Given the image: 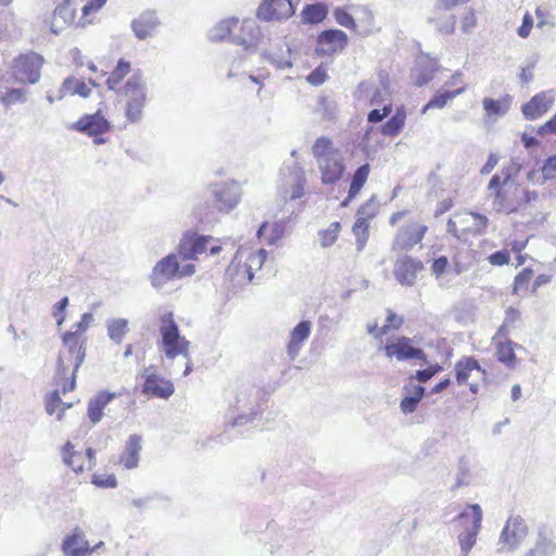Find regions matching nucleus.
Returning a JSON list of instances; mask_svg holds the SVG:
<instances>
[{
  "label": "nucleus",
  "mask_w": 556,
  "mask_h": 556,
  "mask_svg": "<svg viewBox=\"0 0 556 556\" xmlns=\"http://www.w3.org/2000/svg\"><path fill=\"white\" fill-rule=\"evenodd\" d=\"M156 312L160 320V350L168 359H174L179 355L189 359L190 341L180 333L174 319V313L163 306H160Z\"/></svg>",
  "instance_id": "obj_1"
},
{
  "label": "nucleus",
  "mask_w": 556,
  "mask_h": 556,
  "mask_svg": "<svg viewBox=\"0 0 556 556\" xmlns=\"http://www.w3.org/2000/svg\"><path fill=\"white\" fill-rule=\"evenodd\" d=\"M264 402H266L265 392L261 388L256 386L241 387L235 396V401L230 402V407L238 413L232 419L231 426H243L253 421L261 412Z\"/></svg>",
  "instance_id": "obj_2"
},
{
  "label": "nucleus",
  "mask_w": 556,
  "mask_h": 556,
  "mask_svg": "<svg viewBox=\"0 0 556 556\" xmlns=\"http://www.w3.org/2000/svg\"><path fill=\"white\" fill-rule=\"evenodd\" d=\"M483 513L479 504H469L454 519L455 527L463 529L458 535V543L463 556H467L477 542L481 530Z\"/></svg>",
  "instance_id": "obj_3"
},
{
  "label": "nucleus",
  "mask_w": 556,
  "mask_h": 556,
  "mask_svg": "<svg viewBox=\"0 0 556 556\" xmlns=\"http://www.w3.org/2000/svg\"><path fill=\"white\" fill-rule=\"evenodd\" d=\"M529 535V526L519 514H510L507 518L497 542L501 554L517 551Z\"/></svg>",
  "instance_id": "obj_4"
},
{
  "label": "nucleus",
  "mask_w": 556,
  "mask_h": 556,
  "mask_svg": "<svg viewBox=\"0 0 556 556\" xmlns=\"http://www.w3.org/2000/svg\"><path fill=\"white\" fill-rule=\"evenodd\" d=\"M43 58L36 52L20 54L13 62V75L22 84H36L40 79Z\"/></svg>",
  "instance_id": "obj_5"
},
{
  "label": "nucleus",
  "mask_w": 556,
  "mask_h": 556,
  "mask_svg": "<svg viewBox=\"0 0 556 556\" xmlns=\"http://www.w3.org/2000/svg\"><path fill=\"white\" fill-rule=\"evenodd\" d=\"M349 43L348 35L337 28L325 29L317 36L315 53L318 56H332L341 53Z\"/></svg>",
  "instance_id": "obj_6"
},
{
  "label": "nucleus",
  "mask_w": 556,
  "mask_h": 556,
  "mask_svg": "<svg viewBox=\"0 0 556 556\" xmlns=\"http://www.w3.org/2000/svg\"><path fill=\"white\" fill-rule=\"evenodd\" d=\"M178 273V255L170 253L153 266L149 276L151 286L161 291L169 281L177 279Z\"/></svg>",
  "instance_id": "obj_7"
},
{
  "label": "nucleus",
  "mask_w": 556,
  "mask_h": 556,
  "mask_svg": "<svg viewBox=\"0 0 556 556\" xmlns=\"http://www.w3.org/2000/svg\"><path fill=\"white\" fill-rule=\"evenodd\" d=\"M211 195L219 212L233 210L241 199V188L236 181L219 182L211 186Z\"/></svg>",
  "instance_id": "obj_8"
},
{
  "label": "nucleus",
  "mask_w": 556,
  "mask_h": 556,
  "mask_svg": "<svg viewBox=\"0 0 556 556\" xmlns=\"http://www.w3.org/2000/svg\"><path fill=\"white\" fill-rule=\"evenodd\" d=\"M412 338L402 336L399 337L394 342L387 343L384 345V352L388 357H395L400 362L409 359H420L424 363L427 362V355L422 349L417 348L413 344Z\"/></svg>",
  "instance_id": "obj_9"
},
{
  "label": "nucleus",
  "mask_w": 556,
  "mask_h": 556,
  "mask_svg": "<svg viewBox=\"0 0 556 556\" xmlns=\"http://www.w3.org/2000/svg\"><path fill=\"white\" fill-rule=\"evenodd\" d=\"M525 556H556V534L553 529L544 523L538 526L533 544Z\"/></svg>",
  "instance_id": "obj_10"
},
{
  "label": "nucleus",
  "mask_w": 556,
  "mask_h": 556,
  "mask_svg": "<svg viewBox=\"0 0 556 556\" xmlns=\"http://www.w3.org/2000/svg\"><path fill=\"white\" fill-rule=\"evenodd\" d=\"M424 270L422 262L408 255L397 258L394 264L395 279L400 285L406 287H413L418 279V275Z\"/></svg>",
  "instance_id": "obj_11"
},
{
  "label": "nucleus",
  "mask_w": 556,
  "mask_h": 556,
  "mask_svg": "<svg viewBox=\"0 0 556 556\" xmlns=\"http://www.w3.org/2000/svg\"><path fill=\"white\" fill-rule=\"evenodd\" d=\"M428 227L417 223L402 226L393 241V250L408 251L418 244L425 237Z\"/></svg>",
  "instance_id": "obj_12"
},
{
  "label": "nucleus",
  "mask_w": 556,
  "mask_h": 556,
  "mask_svg": "<svg viewBox=\"0 0 556 556\" xmlns=\"http://www.w3.org/2000/svg\"><path fill=\"white\" fill-rule=\"evenodd\" d=\"M213 240L211 236L186 232L180 239L178 253L181 260H194L198 254L207 251V243Z\"/></svg>",
  "instance_id": "obj_13"
},
{
  "label": "nucleus",
  "mask_w": 556,
  "mask_h": 556,
  "mask_svg": "<svg viewBox=\"0 0 556 556\" xmlns=\"http://www.w3.org/2000/svg\"><path fill=\"white\" fill-rule=\"evenodd\" d=\"M554 101L555 98L551 91H541L521 106V113L526 119L535 121L552 108Z\"/></svg>",
  "instance_id": "obj_14"
},
{
  "label": "nucleus",
  "mask_w": 556,
  "mask_h": 556,
  "mask_svg": "<svg viewBox=\"0 0 556 556\" xmlns=\"http://www.w3.org/2000/svg\"><path fill=\"white\" fill-rule=\"evenodd\" d=\"M261 37L262 33L256 22L251 18H245L241 23L239 34H233L230 38V42L242 46L244 50L250 51L257 47Z\"/></svg>",
  "instance_id": "obj_15"
},
{
  "label": "nucleus",
  "mask_w": 556,
  "mask_h": 556,
  "mask_svg": "<svg viewBox=\"0 0 556 556\" xmlns=\"http://www.w3.org/2000/svg\"><path fill=\"white\" fill-rule=\"evenodd\" d=\"M160 25L156 12L147 10L131 21L130 28L137 39L146 40L154 35Z\"/></svg>",
  "instance_id": "obj_16"
},
{
  "label": "nucleus",
  "mask_w": 556,
  "mask_h": 556,
  "mask_svg": "<svg viewBox=\"0 0 556 556\" xmlns=\"http://www.w3.org/2000/svg\"><path fill=\"white\" fill-rule=\"evenodd\" d=\"M72 128L88 136H99L110 129V123L98 111L93 114H85L73 124Z\"/></svg>",
  "instance_id": "obj_17"
},
{
  "label": "nucleus",
  "mask_w": 556,
  "mask_h": 556,
  "mask_svg": "<svg viewBox=\"0 0 556 556\" xmlns=\"http://www.w3.org/2000/svg\"><path fill=\"white\" fill-rule=\"evenodd\" d=\"M318 167L321 173V181L325 185H331L340 180L345 169L340 153L318 162Z\"/></svg>",
  "instance_id": "obj_18"
},
{
  "label": "nucleus",
  "mask_w": 556,
  "mask_h": 556,
  "mask_svg": "<svg viewBox=\"0 0 556 556\" xmlns=\"http://www.w3.org/2000/svg\"><path fill=\"white\" fill-rule=\"evenodd\" d=\"M175 391L172 381L162 378L155 374H149L146 376L144 383L142 387V393L160 399H168Z\"/></svg>",
  "instance_id": "obj_19"
},
{
  "label": "nucleus",
  "mask_w": 556,
  "mask_h": 556,
  "mask_svg": "<svg viewBox=\"0 0 556 556\" xmlns=\"http://www.w3.org/2000/svg\"><path fill=\"white\" fill-rule=\"evenodd\" d=\"M312 331V323L309 320H301L291 331L290 340L287 345V354L291 361H294L308 339Z\"/></svg>",
  "instance_id": "obj_20"
},
{
  "label": "nucleus",
  "mask_w": 556,
  "mask_h": 556,
  "mask_svg": "<svg viewBox=\"0 0 556 556\" xmlns=\"http://www.w3.org/2000/svg\"><path fill=\"white\" fill-rule=\"evenodd\" d=\"M438 63L435 60L428 58H420L417 60L416 65L412 70V79L414 85L422 87L433 79L438 71Z\"/></svg>",
  "instance_id": "obj_21"
},
{
  "label": "nucleus",
  "mask_w": 556,
  "mask_h": 556,
  "mask_svg": "<svg viewBox=\"0 0 556 556\" xmlns=\"http://www.w3.org/2000/svg\"><path fill=\"white\" fill-rule=\"evenodd\" d=\"M142 438L139 434H130L126 441L119 463L126 469H135L139 464V455L142 450Z\"/></svg>",
  "instance_id": "obj_22"
},
{
  "label": "nucleus",
  "mask_w": 556,
  "mask_h": 556,
  "mask_svg": "<svg viewBox=\"0 0 556 556\" xmlns=\"http://www.w3.org/2000/svg\"><path fill=\"white\" fill-rule=\"evenodd\" d=\"M358 99L369 98L370 105H380L390 96L389 88L381 80V88L376 87L371 81H362L356 90Z\"/></svg>",
  "instance_id": "obj_23"
},
{
  "label": "nucleus",
  "mask_w": 556,
  "mask_h": 556,
  "mask_svg": "<svg viewBox=\"0 0 556 556\" xmlns=\"http://www.w3.org/2000/svg\"><path fill=\"white\" fill-rule=\"evenodd\" d=\"M473 372L482 379L486 375L485 370L481 368L478 361L473 357H463L455 364V377L459 386L465 384Z\"/></svg>",
  "instance_id": "obj_24"
},
{
  "label": "nucleus",
  "mask_w": 556,
  "mask_h": 556,
  "mask_svg": "<svg viewBox=\"0 0 556 556\" xmlns=\"http://www.w3.org/2000/svg\"><path fill=\"white\" fill-rule=\"evenodd\" d=\"M115 397V393L109 391H101L88 401L87 416L92 422L97 425L101 421L103 416V409Z\"/></svg>",
  "instance_id": "obj_25"
},
{
  "label": "nucleus",
  "mask_w": 556,
  "mask_h": 556,
  "mask_svg": "<svg viewBox=\"0 0 556 556\" xmlns=\"http://www.w3.org/2000/svg\"><path fill=\"white\" fill-rule=\"evenodd\" d=\"M405 392L404 397L401 400L400 408L404 414L414 413L421 399L425 396L426 389L420 384H413L412 382L403 387Z\"/></svg>",
  "instance_id": "obj_26"
},
{
  "label": "nucleus",
  "mask_w": 556,
  "mask_h": 556,
  "mask_svg": "<svg viewBox=\"0 0 556 556\" xmlns=\"http://www.w3.org/2000/svg\"><path fill=\"white\" fill-rule=\"evenodd\" d=\"M118 94H124L127 100L147 99V86L140 71L135 72L117 90Z\"/></svg>",
  "instance_id": "obj_27"
},
{
  "label": "nucleus",
  "mask_w": 556,
  "mask_h": 556,
  "mask_svg": "<svg viewBox=\"0 0 556 556\" xmlns=\"http://www.w3.org/2000/svg\"><path fill=\"white\" fill-rule=\"evenodd\" d=\"M291 54L292 50L288 45H279L275 51L264 50L262 53L263 58L278 70L291 68L293 66Z\"/></svg>",
  "instance_id": "obj_28"
},
{
  "label": "nucleus",
  "mask_w": 556,
  "mask_h": 556,
  "mask_svg": "<svg viewBox=\"0 0 556 556\" xmlns=\"http://www.w3.org/2000/svg\"><path fill=\"white\" fill-rule=\"evenodd\" d=\"M74 0H62L56 5L53 12V20L51 22V31L55 35L59 34L58 23L61 22L63 25L71 24L75 18V9L73 8Z\"/></svg>",
  "instance_id": "obj_29"
},
{
  "label": "nucleus",
  "mask_w": 556,
  "mask_h": 556,
  "mask_svg": "<svg viewBox=\"0 0 556 556\" xmlns=\"http://www.w3.org/2000/svg\"><path fill=\"white\" fill-rule=\"evenodd\" d=\"M328 15L327 4L324 2H315L304 5L301 12V21L303 24L316 25L321 23Z\"/></svg>",
  "instance_id": "obj_30"
},
{
  "label": "nucleus",
  "mask_w": 556,
  "mask_h": 556,
  "mask_svg": "<svg viewBox=\"0 0 556 556\" xmlns=\"http://www.w3.org/2000/svg\"><path fill=\"white\" fill-rule=\"evenodd\" d=\"M366 205L362 206L357 211V218L353 225L352 231L356 239V250L357 252H362L366 245V242L369 237V225L367 222V217L364 216Z\"/></svg>",
  "instance_id": "obj_31"
},
{
  "label": "nucleus",
  "mask_w": 556,
  "mask_h": 556,
  "mask_svg": "<svg viewBox=\"0 0 556 556\" xmlns=\"http://www.w3.org/2000/svg\"><path fill=\"white\" fill-rule=\"evenodd\" d=\"M239 24L237 17H228L217 23L210 31L208 39L212 42L223 41L228 39L230 41L231 31Z\"/></svg>",
  "instance_id": "obj_32"
},
{
  "label": "nucleus",
  "mask_w": 556,
  "mask_h": 556,
  "mask_svg": "<svg viewBox=\"0 0 556 556\" xmlns=\"http://www.w3.org/2000/svg\"><path fill=\"white\" fill-rule=\"evenodd\" d=\"M91 89L86 85L85 81L79 80L75 77H67L62 83L59 89L58 99L61 100L66 93L72 96L78 94L83 98H88L90 96Z\"/></svg>",
  "instance_id": "obj_33"
},
{
  "label": "nucleus",
  "mask_w": 556,
  "mask_h": 556,
  "mask_svg": "<svg viewBox=\"0 0 556 556\" xmlns=\"http://www.w3.org/2000/svg\"><path fill=\"white\" fill-rule=\"evenodd\" d=\"M406 111L404 106L395 110V113L381 126V134L387 137L397 136L404 128Z\"/></svg>",
  "instance_id": "obj_34"
},
{
  "label": "nucleus",
  "mask_w": 556,
  "mask_h": 556,
  "mask_svg": "<svg viewBox=\"0 0 556 556\" xmlns=\"http://www.w3.org/2000/svg\"><path fill=\"white\" fill-rule=\"evenodd\" d=\"M369 172H370V166L367 163L357 167V169L355 170V173L352 177L348 197L342 202L343 206L348 205V202L350 200L354 199L359 193L361 189L363 188V186L365 185V182L368 179Z\"/></svg>",
  "instance_id": "obj_35"
},
{
  "label": "nucleus",
  "mask_w": 556,
  "mask_h": 556,
  "mask_svg": "<svg viewBox=\"0 0 556 556\" xmlns=\"http://www.w3.org/2000/svg\"><path fill=\"white\" fill-rule=\"evenodd\" d=\"M466 90V86L463 85L460 88L448 91H441L435 93L421 109V113L425 114L427 111L431 109H442L446 105V103L462 94Z\"/></svg>",
  "instance_id": "obj_36"
},
{
  "label": "nucleus",
  "mask_w": 556,
  "mask_h": 556,
  "mask_svg": "<svg viewBox=\"0 0 556 556\" xmlns=\"http://www.w3.org/2000/svg\"><path fill=\"white\" fill-rule=\"evenodd\" d=\"M128 320L126 318H110L106 320L108 337L115 344H121L124 337L129 331Z\"/></svg>",
  "instance_id": "obj_37"
},
{
  "label": "nucleus",
  "mask_w": 556,
  "mask_h": 556,
  "mask_svg": "<svg viewBox=\"0 0 556 556\" xmlns=\"http://www.w3.org/2000/svg\"><path fill=\"white\" fill-rule=\"evenodd\" d=\"M510 103L511 98L508 94L498 100L492 98H484L482 101L483 109L490 116L505 115L509 110Z\"/></svg>",
  "instance_id": "obj_38"
},
{
  "label": "nucleus",
  "mask_w": 556,
  "mask_h": 556,
  "mask_svg": "<svg viewBox=\"0 0 556 556\" xmlns=\"http://www.w3.org/2000/svg\"><path fill=\"white\" fill-rule=\"evenodd\" d=\"M130 72V62L119 59L115 68L105 80V85L110 90H119L117 87L124 77Z\"/></svg>",
  "instance_id": "obj_39"
},
{
  "label": "nucleus",
  "mask_w": 556,
  "mask_h": 556,
  "mask_svg": "<svg viewBox=\"0 0 556 556\" xmlns=\"http://www.w3.org/2000/svg\"><path fill=\"white\" fill-rule=\"evenodd\" d=\"M338 153L340 152L334 150L332 141L324 136L319 137L313 146V154L316 157L317 163Z\"/></svg>",
  "instance_id": "obj_40"
},
{
  "label": "nucleus",
  "mask_w": 556,
  "mask_h": 556,
  "mask_svg": "<svg viewBox=\"0 0 556 556\" xmlns=\"http://www.w3.org/2000/svg\"><path fill=\"white\" fill-rule=\"evenodd\" d=\"M514 345L518 346L508 340L505 342H500L496 346V356L498 362L503 363L508 368H513L516 363Z\"/></svg>",
  "instance_id": "obj_41"
},
{
  "label": "nucleus",
  "mask_w": 556,
  "mask_h": 556,
  "mask_svg": "<svg viewBox=\"0 0 556 556\" xmlns=\"http://www.w3.org/2000/svg\"><path fill=\"white\" fill-rule=\"evenodd\" d=\"M493 207L496 212L513 213L518 211L519 205H517V201L508 198L506 190L501 189L494 193Z\"/></svg>",
  "instance_id": "obj_42"
},
{
  "label": "nucleus",
  "mask_w": 556,
  "mask_h": 556,
  "mask_svg": "<svg viewBox=\"0 0 556 556\" xmlns=\"http://www.w3.org/2000/svg\"><path fill=\"white\" fill-rule=\"evenodd\" d=\"M286 214L285 218L273 224L271 231L268 238V244L273 245L278 242L285 235L286 224L291 219L294 214V208H289L287 205L282 210Z\"/></svg>",
  "instance_id": "obj_43"
},
{
  "label": "nucleus",
  "mask_w": 556,
  "mask_h": 556,
  "mask_svg": "<svg viewBox=\"0 0 556 556\" xmlns=\"http://www.w3.org/2000/svg\"><path fill=\"white\" fill-rule=\"evenodd\" d=\"M83 534L75 529V531L67 535L62 543V551L66 556H84V551L79 549Z\"/></svg>",
  "instance_id": "obj_44"
},
{
  "label": "nucleus",
  "mask_w": 556,
  "mask_h": 556,
  "mask_svg": "<svg viewBox=\"0 0 556 556\" xmlns=\"http://www.w3.org/2000/svg\"><path fill=\"white\" fill-rule=\"evenodd\" d=\"M147 99L127 100L126 118L131 123H137L142 118V110L146 106Z\"/></svg>",
  "instance_id": "obj_45"
},
{
  "label": "nucleus",
  "mask_w": 556,
  "mask_h": 556,
  "mask_svg": "<svg viewBox=\"0 0 556 556\" xmlns=\"http://www.w3.org/2000/svg\"><path fill=\"white\" fill-rule=\"evenodd\" d=\"M305 177L302 168L294 172L293 184L291 186L290 200L301 199L305 193Z\"/></svg>",
  "instance_id": "obj_46"
},
{
  "label": "nucleus",
  "mask_w": 556,
  "mask_h": 556,
  "mask_svg": "<svg viewBox=\"0 0 556 556\" xmlns=\"http://www.w3.org/2000/svg\"><path fill=\"white\" fill-rule=\"evenodd\" d=\"M339 231L340 224L338 222L331 223L327 229L320 230V245L323 248L331 247L338 239Z\"/></svg>",
  "instance_id": "obj_47"
},
{
  "label": "nucleus",
  "mask_w": 556,
  "mask_h": 556,
  "mask_svg": "<svg viewBox=\"0 0 556 556\" xmlns=\"http://www.w3.org/2000/svg\"><path fill=\"white\" fill-rule=\"evenodd\" d=\"M273 5L276 9V16H278V21L288 20L291 17L294 12L293 0H271Z\"/></svg>",
  "instance_id": "obj_48"
},
{
  "label": "nucleus",
  "mask_w": 556,
  "mask_h": 556,
  "mask_svg": "<svg viewBox=\"0 0 556 556\" xmlns=\"http://www.w3.org/2000/svg\"><path fill=\"white\" fill-rule=\"evenodd\" d=\"M333 17L339 25H341L348 29H353V30L356 29L355 20L352 16V14L350 12H348V10L345 8H342V7L334 8Z\"/></svg>",
  "instance_id": "obj_49"
},
{
  "label": "nucleus",
  "mask_w": 556,
  "mask_h": 556,
  "mask_svg": "<svg viewBox=\"0 0 556 556\" xmlns=\"http://www.w3.org/2000/svg\"><path fill=\"white\" fill-rule=\"evenodd\" d=\"M522 165L518 159H511L509 164L502 169L503 186H508L521 172Z\"/></svg>",
  "instance_id": "obj_50"
},
{
  "label": "nucleus",
  "mask_w": 556,
  "mask_h": 556,
  "mask_svg": "<svg viewBox=\"0 0 556 556\" xmlns=\"http://www.w3.org/2000/svg\"><path fill=\"white\" fill-rule=\"evenodd\" d=\"M74 457H80L79 453L74 452V445L67 441L63 446V462L75 472H81L84 465H75Z\"/></svg>",
  "instance_id": "obj_51"
},
{
  "label": "nucleus",
  "mask_w": 556,
  "mask_h": 556,
  "mask_svg": "<svg viewBox=\"0 0 556 556\" xmlns=\"http://www.w3.org/2000/svg\"><path fill=\"white\" fill-rule=\"evenodd\" d=\"M86 357V348L80 346L75 358L72 379L63 386V392L73 391L76 388V374Z\"/></svg>",
  "instance_id": "obj_52"
},
{
  "label": "nucleus",
  "mask_w": 556,
  "mask_h": 556,
  "mask_svg": "<svg viewBox=\"0 0 556 556\" xmlns=\"http://www.w3.org/2000/svg\"><path fill=\"white\" fill-rule=\"evenodd\" d=\"M256 16L257 18L265 22L278 20V16H276V9L273 5V1L264 0L257 8Z\"/></svg>",
  "instance_id": "obj_53"
},
{
  "label": "nucleus",
  "mask_w": 556,
  "mask_h": 556,
  "mask_svg": "<svg viewBox=\"0 0 556 556\" xmlns=\"http://www.w3.org/2000/svg\"><path fill=\"white\" fill-rule=\"evenodd\" d=\"M63 344L68 349V353L74 355L76 358L77 351L80 346L85 348L84 342L79 343V338L76 336V332L66 331L62 336Z\"/></svg>",
  "instance_id": "obj_54"
},
{
  "label": "nucleus",
  "mask_w": 556,
  "mask_h": 556,
  "mask_svg": "<svg viewBox=\"0 0 556 556\" xmlns=\"http://www.w3.org/2000/svg\"><path fill=\"white\" fill-rule=\"evenodd\" d=\"M533 276L531 268H523L516 277L514 281V293H518L519 290H526L529 286L530 279Z\"/></svg>",
  "instance_id": "obj_55"
},
{
  "label": "nucleus",
  "mask_w": 556,
  "mask_h": 556,
  "mask_svg": "<svg viewBox=\"0 0 556 556\" xmlns=\"http://www.w3.org/2000/svg\"><path fill=\"white\" fill-rule=\"evenodd\" d=\"M544 184L547 180L556 179V155L548 156L541 168Z\"/></svg>",
  "instance_id": "obj_56"
},
{
  "label": "nucleus",
  "mask_w": 556,
  "mask_h": 556,
  "mask_svg": "<svg viewBox=\"0 0 556 556\" xmlns=\"http://www.w3.org/2000/svg\"><path fill=\"white\" fill-rule=\"evenodd\" d=\"M391 113H392V104L388 103V104H384L381 110L380 109L371 110L367 115V121H368V123L377 124V123L382 122Z\"/></svg>",
  "instance_id": "obj_57"
},
{
  "label": "nucleus",
  "mask_w": 556,
  "mask_h": 556,
  "mask_svg": "<svg viewBox=\"0 0 556 556\" xmlns=\"http://www.w3.org/2000/svg\"><path fill=\"white\" fill-rule=\"evenodd\" d=\"M68 296H63L61 300H59L52 308V316L56 318V325L61 326L63 321L65 320L64 312L66 307L68 306Z\"/></svg>",
  "instance_id": "obj_58"
},
{
  "label": "nucleus",
  "mask_w": 556,
  "mask_h": 556,
  "mask_svg": "<svg viewBox=\"0 0 556 556\" xmlns=\"http://www.w3.org/2000/svg\"><path fill=\"white\" fill-rule=\"evenodd\" d=\"M327 78L328 74L321 66H317L306 76L307 83L312 86H320L327 80Z\"/></svg>",
  "instance_id": "obj_59"
},
{
  "label": "nucleus",
  "mask_w": 556,
  "mask_h": 556,
  "mask_svg": "<svg viewBox=\"0 0 556 556\" xmlns=\"http://www.w3.org/2000/svg\"><path fill=\"white\" fill-rule=\"evenodd\" d=\"M92 483L99 488H115L117 479L114 475H94Z\"/></svg>",
  "instance_id": "obj_60"
},
{
  "label": "nucleus",
  "mask_w": 556,
  "mask_h": 556,
  "mask_svg": "<svg viewBox=\"0 0 556 556\" xmlns=\"http://www.w3.org/2000/svg\"><path fill=\"white\" fill-rule=\"evenodd\" d=\"M92 320L93 315L91 313H84L80 320L75 323L68 332H76V336L79 337L80 333H84L89 328Z\"/></svg>",
  "instance_id": "obj_61"
},
{
  "label": "nucleus",
  "mask_w": 556,
  "mask_h": 556,
  "mask_svg": "<svg viewBox=\"0 0 556 556\" xmlns=\"http://www.w3.org/2000/svg\"><path fill=\"white\" fill-rule=\"evenodd\" d=\"M207 208H208V204L206 201L199 202L194 206L193 213L199 223L210 224L213 220V218L210 216V213L206 212Z\"/></svg>",
  "instance_id": "obj_62"
},
{
  "label": "nucleus",
  "mask_w": 556,
  "mask_h": 556,
  "mask_svg": "<svg viewBox=\"0 0 556 556\" xmlns=\"http://www.w3.org/2000/svg\"><path fill=\"white\" fill-rule=\"evenodd\" d=\"M63 404L59 391L51 392L46 399V412L48 415H53L56 408Z\"/></svg>",
  "instance_id": "obj_63"
},
{
  "label": "nucleus",
  "mask_w": 556,
  "mask_h": 556,
  "mask_svg": "<svg viewBox=\"0 0 556 556\" xmlns=\"http://www.w3.org/2000/svg\"><path fill=\"white\" fill-rule=\"evenodd\" d=\"M536 134L542 137L556 135V113L538 128Z\"/></svg>",
  "instance_id": "obj_64"
}]
</instances>
